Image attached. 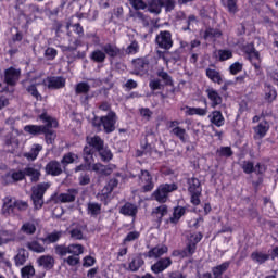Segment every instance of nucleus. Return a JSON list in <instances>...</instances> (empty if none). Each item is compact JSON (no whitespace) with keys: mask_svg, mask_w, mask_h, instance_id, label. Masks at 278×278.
Returning a JSON list of instances; mask_svg holds the SVG:
<instances>
[{"mask_svg":"<svg viewBox=\"0 0 278 278\" xmlns=\"http://www.w3.org/2000/svg\"><path fill=\"white\" fill-rule=\"evenodd\" d=\"M116 123H118V115H116L115 111H110L106 115L94 116L91 118V127L96 129V131L105 132V134H114L116 131Z\"/></svg>","mask_w":278,"mask_h":278,"instance_id":"nucleus-1","label":"nucleus"},{"mask_svg":"<svg viewBox=\"0 0 278 278\" xmlns=\"http://www.w3.org/2000/svg\"><path fill=\"white\" fill-rule=\"evenodd\" d=\"M39 121L41 123H45V130L41 135H45V140L48 144H53L55 142V138H58V134H55V130L60 126L58 123V119L54 117H51L47 111H43L40 115H38Z\"/></svg>","mask_w":278,"mask_h":278,"instance_id":"nucleus-2","label":"nucleus"},{"mask_svg":"<svg viewBox=\"0 0 278 278\" xmlns=\"http://www.w3.org/2000/svg\"><path fill=\"white\" fill-rule=\"evenodd\" d=\"M179 190V186L176 182H165L157 186V188L152 192L153 201L157 203L164 204L168 203V198L170 197L172 192H177Z\"/></svg>","mask_w":278,"mask_h":278,"instance_id":"nucleus-3","label":"nucleus"},{"mask_svg":"<svg viewBox=\"0 0 278 278\" xmlns=\"http://www.w3.org/2000/svg\"><path fill=\"white\" fill-rule=\"evenodd\" d=\"M188 192L190 194V203L194 206L201 205V194L203 193V186L201 180L194 176L187 178Z\"/></svg>","mask_w":278,"mask_h":278,"instance_id":"nucleus-4","label":"nucleus"},{"mask_svg":"<svg viewBox=\"0 0 278 278\" xmlns=\"http://www.w3.org/2000/svg\"><path fill=\"white\" fill-rule=\"evenodd\" d=\"M241 51L247 55V60L252 64L255 71L262 68V56L255 49V42H249L241 46Z\"/></svg>","mask_w":278,"mask_h":278,"instance_id":"nucleus-5","label":"nucleus"},{"mask_svg":"<svg viewBox=\"0 0 278 278\" xmlns=\"http://www.w3.org/2000/svg\"><path fill=\"white\" fill-rule=\"evenodd\" d=\"M129 3L130 5H132L134 10H136L130 13V18H134V21H140L143 27H149V25L151 24V17L138 11V10H147V2H144V0H129Z\"/></svg>","mask_w":278,"mask_h":278,"instance_id":"nucleus-6","label":"nucleus"},{"mask_svg":"<svg viewBox=\"0 0 278 278\" xmlns=\"http://www.w3.org/2000/svg\"><path fill=\"white\" fill-rule=\"evenodd\" d=\"M49 182H40L31 188L30 199L33 201L34 210H42L45 205V193L50 188Z\"/></svg>","mask_w":278,"mask_h":278,"instance_id":"nucleus-7","label":"nucleus"},{"mask_svg":"<svg viewBox=\"0 0 278 278\" xmlns=\"http://www.w3.org/2000/svg\"><path fill=\"white\" fill-rule=\"evenodd\" d=\"M155 49H162V51H169L173 49L175 41L173 40V33L170 30H161L156 34Z\"/></svg>","mask_w":278,"mask_h":278,"instance_id":"nucleus-8","label":"nucleus"},{"mask_svg":"<svg viewBox=\"0 0 278 278\" xmlns=\"http://www.w3.org/2000/svg\"><path fill=\"white\" fill-rule=\"evenodd\" d=\"M131 66L132 74L140 75L142 77L149 73V70L151 68V61L149 60V56L137 58L131 61Z\"/></svg>","mask_w":278,"mask_h":278,"instance_id":"nucleus-9","label":"nucleus"},{"mask_svg":"<svg viewBox=\"0 0 278 278\" xmlns=\"http://www.w3.org/2000/svg\"><path fill=\"white\" fill-rule=\"evenodd\" d=\"M138 179L141 186V192H152L153 188H155L153 175H151L150 170L141 169L138 174Z\"/></svg>","mask_w":278,"mask_h":278,"instance_id":"nucleus-10","label":"nucleus"},{"mask_svg":"<svg viewBox=\"0 0 278 278\" xmlns=\"http://www.w3.org/2000/svg\"><path fill=\"white\" fill-rule=\"evenodd\" d=\"M83 160L85 164L77 165L74 169L75 173H81V170H90L92 163L94 162V157H92V150L90 148L84 147Z\"/></svg>","mask_w":278,"mask_h":278,"instance_id":"nucleus-11","label":"nucleus"},{"mask_svg":"<svg viewBox=\"0 0 278 278\" xmlns=\"http://www.w3.org/2000/svg\"><path fill=\"white\" fill-rule=\"evenodd\" d=\"M43 84L48 90H62V88H66V78L63 76H48Z\"/></svg>","mask_w":278,"mask_h":278,"instance_id":"nucleus-12","label":"nucleus"},{"mask_svg":"<svg viewBox=\"0 0 278 278\" xmlns=\"http://www.w3.org/2000/svg\"><path fill=\"white\" fill-rule=\"evenodd\" d=\"M18 79H21V70H17L14 66H11L4 70L3 83L7 86H12V87L16 86V84H18Z\"/></svg>","mask_w":278,"mask_h":278,"instance_id":"nucleus-13","label":"nucleus"},{"mask_svg":"<svg viewBox=\"0 0 278 278\" xmlns=\"http://www.w3.org/2000/svg\"><path fill=\"white\" fill-rule=\"evenodd\" d=\"M88 149L91 150L92 157H94V153H98V151H102L103 147H105V141L101 138V136H93V137H87L86 138Z\"/></svg>","mask_w":278,"mask_h":278,"instance_id":"nucleus-14","label":"nucleus"},{"mask_svg":"<svg viewBox=\"0 0 278 278\" xmlns=\"http://www.w3.org/2000/svg\"><path fill=\"white\" fill-rule=\"evenodd\" d=\"M46 175H50V177H60L64 169H62V163L58 160L49 161L45 166Z\"/></svg>","mask_w":278,"mask_h":278,"instance_id":"nucleus-15","label":"nucleus"},{"mask_svg":"<svg viewBox=\"0 0 278 278\" xmlns=\"http://www.w3.org/2000/svg\"><path fill=\"white\" fill-rule=\"evenodd\" d=\"M170 266H173L172 257H161L151 266V270L154 275H160V273H164Z\"/></svg>","mask_w":278,"mask_h":278,"instance_id":"nucleus-16","label":"nucleus"},{"mask_svg":"<svg viewBox=\"0 0 278 278\" xmlns=\"http://www.w3.org/2000/svg\"><path fill=\"white\" fill-rule=\"evenodd\" d=\"M205 92L210 101V105L213 110H216L218 105H223V96L218 93V90L211 87V88H207Z\"/></svg>","mask_w":278,"mask_h":278,"instance_id":"nucleus-17","label":"nucleus"},{"mask_svg":"<svg viewBox=\"0 0 278 278\" xmlns=\"http://www.w3.org/2000/svg\"><path fill=\"white\" fill-rule=\"evenodd\" d=\"M168 253V247L166 245H156L150 249L148 252L143 253V257H148V260H161L162 255H166Z\"/></svg>","mask_w":278,"mask_h":278,"instance_id":"nucleus-18","label":"nucleus"},{"mask_svg":"<svg viewBox=\"0 0 278 278\" xmlns=\"http://www.w3.org/2000/svg\"><path fill=\"white\" fill-rule=\"evenodd\" d=\"M253 131H254V139L262 140V138H266V134L270 131V124L268 123V121L263 119L258 123L257 126L253 127Z\"/></svg>","mask_w":278,"mask_h":278,"instance_id":"nucleus-19","label":"nucleus"},{"mask_svg":"<svg viewBox=\"0 0 278 278\" xmlns=\"http://www.w3.org/2000/svg\"><path fill=\"white\" fill-rule=\"evenodd\" d=\"M119 214L136 218V216H138V205L131 202H125V204L119 207Z\"/></svg>","mask_w":278,"mask_h":278,"instance_id":"nucleus-20","label":"nucleus"},{"mask_svg":"<svg viewBox=\"0 0 278 278\" xmlns=\"http://www.w3.org/2000/svg\"><path fill=\"white\" fill-rule=\"evenodd\" d=\"M102 50L104 51L105 58H109V60H115V58H118V55H121V48H118L114 43L103 45Z\"/></svg>","mask_w":278,"mask_h":278,"instance_id":"nucleus-21","label":"nucleus"},{"mask_svg":"<svg viewBox=\"0 0 278 278\" xmlns=\"http://www.w3.org/2000/svg\"><path fill=\"white\" fill-rule=\"evenodd\" d=\"M205 75L213 84H217L218 86L224 84L223 74L218 70L208 67L205 70Z\"/></svg>","mask_w":278,"mask_h":278,"instance_id":"nucleus-22","label":"nucleus"},{"mask_svg":"<svg viewBox=\"0 0 278 278\" xmlns=\"http://www.w3.org/2000/svg\"><path fill=\"white\" fill-rule=\"evenodd\" d=\"M37 264L45 270H52L55 266V258L51 255H41L37 258Z\"/></svg>","mask_w":278,"mask_h":278,"instance_id":"nucleus-23","label":"nucleus"},{"mask_svg":"<svg viewBox=\"0 0 278 278\" xmlns=\"http://www.w3.org/2000/svg\"><path fill=\"white\" fill-rule=\"evenodd\" d=\"M114 188H118V180L116 178H111L108 185L104 187L106 190L105 193H102L100 197V201H104V205H108V199L112 192H114Z\"/></svg>","mask_w":278,"mask_h":278,"instance_id":"nucleus-24","label":"nucleus"},{"mask_svg":"<svg viewBox=\"0 0 278 278\" xmlns=\"http://www.w3.org/2000/svg\"><path fill=\"white\" fill-rule=\"evenodd\" d=\"M208 121L212 125H215V127H223L225 125V116L223 115V112L218 110L211 112Z\"/></svg>","mask_w":278,"mask_h":278,"instance_id":"nucleus-25","label":"nucleus"},{"mask_svg":"<svg viewBox=\"0 0 278 278\" xmlns=\"http://www.w3.org/2000/svg\"><path fill=\"white\" fill-rule=\"evenodd\" d=\"M146 5V10L150 12V14H154L155 16L162 14V0H148Z\"/></svg>","mask_w":278,"mask_h":278,"instance_id":"nucleus-26","label":"nucleus"},{"mask_svg":"<svg viewBox=\"0 0 278 278\" xmlns=\"http://www.w3.org/2000/svg\"><path fill=\"white\" fill-rule=\"evenodd\" d=\"M231 266V261H225L224 263L212 267L213 278H223V275L229 270Z\"/></svg>","mask_w":278,"mask_h":278,"instance_id":"nucleus-27","label":"nucleus"},{"mask_svg":"<svg viewBox=\"0 0 278 278\" xmlns=\"http://www.w3.org/2000/svg\"><path fill=\"white\" fill-rule=\"evenodd\" d=\"M250 257L254 264L262 266V264H266V262L270 260V254L264 253L262 251H254L251 253Z\"/></svg>","mask_w":278,"mask_h":278,"instance_id":"nucleus-28","label":"nucleus"},{"mask_svg":"<svg viewBox=\"0 0 278 278\" xmlns=\"http://www.w3.org/2000/svg\"><path fill=\"white\" fill-rule=\"evenodd\" d=\"M277 100V89L273 85H266L264 89L265 103H273Z\"/></svg>","mask_w":278,"mask_h":278,"instance_id":"nucleus-29","label":"nucleus"},{"mask_svg":"<svg viewBox=\"0 0 278 278\" xmlns=\"http://www.w3.org/2000/svg\"><path fill=\"white\" fill-rule=\"evenodd\" d=\"M89 59L94 64H103L105 63V60H108L105 56V52L103 51V48L93 50L90 53Z\"/></svg>","mask_w":278,"mask_h":278,"instance_id":"nucleus-30","label":"nucleus"},{"mask_svg":"<svg viewBox=\"0 0 278 278\" xmlns=\"http://www.w3.org/2000/svg\"><path fill=\"white\" fill-rule=\"evenodd\" d=\"M40 151H42V144L35 143L33 144L29 152L24 153V157H26L28 162H35V160H38V155H40Z\"/></svg>","mask_w":278,"mask_h":278,"instance_id":"nucleus-31","label":"nucleus"},{"mask_svg":"<svg viewBox=\"0 0 278 278\" xmlns=\"http://www.w3.org/2000/svg\"><path fill=\"white\" fill-rule=\"evenodd\" d=\"M70 193H60L58 195L59 203H74L77 194V189H68Z\"/></svg>","mask_w":278,"mask_h":278,"instance_id":"nucleus-32","label":"nucleus"},{"mask_svg":"<svg viewBox=\"0 0 278 278\" xmlns=\"http://www.w3.org/2000/svg\"><path fill=\"white\" fill-rule=\"evenodd\" d=\"M61 238L62 231L54 230L40 240L43 242V244H55V242H60Z\"/></svg>","mask_w":278,"mask_h":278,"instance_id":"nucleus-33","label":"nucleus"},{"mask_svg":"<svg viewBox=\"0 0 278 278\" xmlns=\"http://www.w3.org/2000/svg\"><path fill=\"white\" fill-rule=\"evenodd\" d=\"M142 266H144V258H142V254H139L131 260L128 268L131 273H138Z\"/></svg>","mask_w":278,"mask_h":278,"instance_id":"nucleus-34","label":"nucleus"},{"mask_svg":"<svg viewBox=\"0 0 278 278\" xmlns=\"http://www.w3.org/2000/svg\"><path fill=\"white\" fill-rule=\"evenodd\" d=\"M45 127H46V124L45 125L30 124L24 127V131L26 134H29V136H42V132L45 131Z\"/></svg>","mask_w":278,"mask_h":278,"instance_id":"nucleus-35","label":"nucleus"},{"mask_svg":"<svg viewBox=\"0 0 278 278\" xmlns=\"http://www.w3.org/2000/svg\"><path fill=\"white\" fill-rule=\"evenodd\" d=\"M24 173L25 177H30L31 184H38V181H40V177L42 176L39 169H36L34 167H25Z\"/></svg>","mask_w":278,"mask_h":278,"instance_id":"nucleus-36","label":"nucleus"},{"mask_svg":"<svg viewBox=\"0 0 278 278\" xmlns=\"http://www.w3.org/2000/svg\"><path fill=\"white\" fill-rule=\"evenodd\" d=\"M186 215V207L185 206H176L174 207L173 216L169 217V223L172 225H177L179 220H181V217Z\"/></svg>","mask_w":278,"mask_h":278,"instance_id":"nucleus-37","label":"nucleus"},{"mask_svg":"<svg viewBox=\"0 0 278 278\" xmlns=\"http://www.w3.org/2000/svg\"><path fill=\"white\" fill-rule=\"evenodd\" d=\"M170 134H173V136H176V138H178V140H180L182 144H186V142H188V132L186 131V128L176 126L170 130Z\"/></svg>","mask_w":278,"mask_h":278,"instance_id":"nucleus-38","label":"nucleus"},{"mask_svg":"<svg viewBox=\"0 0 278 278\" xmlns=\"http://www.w3.org/2000/svg\"><path fill=\"white\" fill-rule=\"evenodd\" d=\"M16 240V236L14 232L10 230H2L0 231V247H3V244H8V242H14Z\"/></svg>","mask_w":278,"mask_h":278,"instance_id":"nucleus-39","label":"nucleus"},{"mask_svg":"<svg viewBox=\"0 0 278 278\" xmlns=\"http://www.w3.org/2000/svg\"><path fill=\"white\" fill-rule=\"evenodd\" d=\"M156 77H160L164 81L165 86H173V76L168 72L164 71V67H161L156 71Z\"/></svg>","mask_w":278,"mask_h":278,"instance_id":"nucleus-40","label":"nucleus"},{"mask_svg":"<svg viewBox=\"0 0 278 278\" xmlns=\"http://www.w3.org/2000/svg\"><path fill=\"white\" fill-rule=\"evenodd\" d=\"M14 210H16V206L14 205V202H12L11 198L4 200L2 206V214L4 216H12L14 214Z\"/></svg>","mask_w":278,"mask_h":278,"instance_id":"nucleus-41","label":"nucleus"},{"mask_svg":"<svg viewBox=\"0 0 278 278\" xmlns=\"http://www.w3.org/2000/svg\"><path fill=\"white\" fill-rule=\"evenodd\" d=\"M26 249H28V251H31L33 253H45L46 251L45 245L40 244V242L36 240L28 241L26 243Z\"/></svg>","mask_w":278,"mask_h":278,"instance_id":"nucleus-42","label":"nucleus"},{"mask_svg":"<svg viewBox=\"0 0 278 278\" xmlns=\"http://www.w3.org/2000/svg\"><path fill=\"white\" fill-rule=\"evenodd\" d=\"M187 116H206L207 115V108H192V106H186Z\"/></svg>","mask_w":278,"mask_h":278,"instance_id":"nucleus-43","label":"nucleus"},{"mask_svg":"<svg viewBox=\"0 0 278 278\" xmlns=\"http://www.w3.org/2000/svg\"><path fill=\"white\" fill-rule=\"evenodd\" d=\"M152 214L156 215L157 223H162L164 216H166V214H168V205L162 204V205L155 207L153 210Z\"/></svg>","mask_w":278,"mask_h":278,"instance_id":"nucleus-44","label":"nucleus"},{"mask_svg":"<svg viewBox=\"0 0 278 278\" xmlns=\"http://www.w3.org/2000/svg\"><path fill=\"white\" fill-rule=\"evenodd\" d=\"M223 7L227 9L229 14H237L238 12V0H223Z\"/></svg>","mask_w":278,"mask_h":278,"instance_id":"nucleus-45","label":"nucleus"},{"mask_svg":"<svg viewBox=\"0 0 278 278\" xmlns=\"http://www.w3.org/2000/svg\"><path fill=\"white\" fill-rule=\"evenodd\" d=\"M87 213L90 214V216H99V214H101V204L89 202L87 204Z\"/></svg>","mask_w":278,"mask_h":278,"instance_id":"nucleus-46","label":"nucleus"},{"mask_svg":"<svg viewBox=\"0 0 278 278\" xmlns=\"http://www.w3.org/2000/svg\"><path fill=\"white\" fill-rule=\"evenodd\" d=\"M15 266H24L25 262H27V252L25 249L18 251V253L14 256Z\"/></svg>","mask_w":278,"mask_h":278,"instance_id":"nucleus-47","label":"nucleus"},{"mask_svg":"<svg viewBox=\"0 0 278 278\" xmlns=\"http://www.w3.org/2000/svg\"><path fill=\"white\" fill-rule=\"evenodd\" d=\"M75 160H79V155L73 153V152H68L65 153L61 160V164L63 166H68V164H74Z\"/></svg>","mask_w":278,"mask_h":278,"instance_id":"nucleus-48","label":"nucleus"},{"mask_svg":"<svg viewBox=\"0 0 278 278\" xmlns=\"http://www.w3.org/2000/svg\"><path fill=\"white\" fill-rule=\"evenodd\" d=\"M26 92L28 94H31L33 98L36 99V101H42V94H40V91H38V87L36 86V84L27 86Z\"/></svg>","mask_w":278,"mask_h":278,"instance_id":"nucleus-49","label":"nucleus"},{"mask_svg":"<svg viewBox=\"0 0 278 278\" xmlns=\"http://www.w3.org/2000/svg\"><path fill=\"white\" fill-rule=\"evenodd\" d=\"M70 255L79 257L84 253V247L79 243H72L68 245Z\"/></svg>","mask_w":278,"mask_h":278,"instance_id":"nucleus-50","label":"nucleus"},{"mask_svg":"<svg viewBox=\"0 0 278 278\" xmlns=\"http://www.w3.org/2000/svg\"><path fill=\"white\" fill-rule=\"evenodd\" d=\"M90 92V85L86 81H80L76 84L75 93L76 94H88Z\"/></svg>","mask_w":278,"mask_h":278,"instance_id":"nucleus-51","label":"nucleus"},{"mask_svg":"<svg viewBox=\"0 0 278 278\" xmlns=\"http://www.w3.org/2000/svg\"><path fill=\"white\" fill-rule=\"evenodd\" d=\"M223 36V31L218 28H206L204 31V40L210 38H220Z\"/></svg>","mask_w":278,"mask_h":278,"instance_id":"nucleus-52","label":"nucleus"},{"mask_svg":"<svg viewBox=\"0 0 278 278\" xmlns=\"http://www.w3.org/2000/svg\"><path fill=\"white\" fill-rule=\"evenodd\" d=\"M233 155V150H231V147H220L216 150V156L217 157H231Z\"/></svg>","mask_w":278,"mask_h":278,"instance_id":"nucleus-53","label":"nucleus"},{"mask_svg":"<svg viewBox=\"0 0 278 278\" xmlns=\"http://www.w3.org/2000/svg\"><path fill=\"white\" fill-rule=\"evenodd\" d=\"M101 161L102 162H111V160L114 157V154L112 153V150L103 147L102 150L98 151Z\"/></svg>","mask_w":278,"mask_h":278,"instance_id":"nucleus-54","label":"nucleus"},{"mask_svg":"<svg viewBox=\"0 0 278 278\" xmlns=\"http://www.w3.org/2000/svg\"><path fill=\"white\" fill-rule=\"evenodd\" d=\"M241 168L245 175H252V173H255V164L253 161H243Z\"/></svg>","mask_w":278,"mask_h":278,"instance_id":"nucleus-55","label":"nucleus"},{"mask_svg":"<svg viewBox=\"0 0 278 278\" xmlns=\"http://www.w3.org/2000/svg\"><path fill=\"white\" fill-rule=\"evenodd\" d=\"M54 253H55V255H59V257H66V255L70 254L68 245L56 244L54 247Z\"/></svg>","mask_w":278,"mask_h":278,"instance_id":"nucleus-56","label":"nucleus"},{"mask_svg":"<svg viewBox=\"0 0 278 278\" xmlns=\"http://www.w3.org/2000/svg\"><path fill=\"white\" fill-rule=\"evenodd\" d=\"M34 275H36V269L33 265H26L21 269L22 278H31Z\"/></svg>","mask_w":278,"mask_h":278,"instance_id":"nucleus-57","label":"nucleus"},{"mask_svg":"<svg viewBox=\"0 0 278 278\" xmlns=\"http://www.w3.org/2000/svg\"><path fill=\"white\" fill-rule=\"evenodd\" d=\"M219 62H227L233 58V52L231 50L220 49L218 50Z\"/></svg>","mask_w":278,"mask_h":278,"instance_id":"nucleus-58","label":"nucleus"},{"mask_svg":"<svg viewBox=\"0 0 278 278\" xmlns=\"http://www.w3.org/2000/svg\"><path fill=\"white\" fill-rule=\"evenodd\" d=\"M21 229L23 233H26L27 236H34V233H36V225L29 222L23 224Z\"/></svg>","mask_w":278,"mask_h":278,"instance_id":"nucleus-59","label":"nucleus"},{"mask_svg":"<svg viewBox=\"0 0 278 278\" xmlns=\"http://www.w3.org/2000/svg\"><path fill=\"white\" fill-rule=\"evenodd\" d=\"M242 68H244V64L235 62L229 66L228 71L230 75H238V73H242Z\"/></svg>","mask_w":278,"mask_h":278,"instance_id":"nucleus-60","label":"nucleus"},{"mask_svg":"<svg viewBox=\"0 0 278 278\" xmlns=\"http://www.w3.org/2000/svg\"><path fill=\"white\" fill-rule=\"evenodd\" d=\"M140 51V45H138V41L134 40L126 48V53L128 55H136Z\"/></svg>","mask_w":278,"mask_h":278,"instance_id":"nucleus-61","label":"nucleus"},{"mask_svg":"<svg viewBox=\"0 0 278 278\" xmlns=\"http://www.w3.org/2000/svg\"><path fill=\"white\" fill-rule=\"evenodd\" d=\"M140 238V233L138 231H130L127 236L123 239L122 244H127V242H134Z\"/></svg>","mask_w":278,"mask_h":278,"instance_id":"nucleus-62","label":"nucleus"},{"mask_svg":"<svg viewBox=\"0 0 278 278\" xmlns=\"http://www.w3.org/2000/svg\"><path fill=\"white\" fill-rule=\"evenodd\" d=\"M43 55H45V58H46L47 60L53 61V60H55V58H58V49L48 47V48L45 50Z\"/></svg>","mask_w":278,"mask_h":278,"instance_id":"nucleus-63","label":"nucleus"},{"mask_svg":"<svg viewBox=\"0 0 278 278\" xmlns=\"http://www.w3.org/2000/svg\"><path fill=\"white\" fill-rule=\"evenodd\" d=\"M13 184L23 181L25 179V169L24 170H13L11 172Z\"/></svg>","mask_w":278,"mask_h":278,"instance_id":"nucleus-64","label":"nucleus"}]
</instances>
